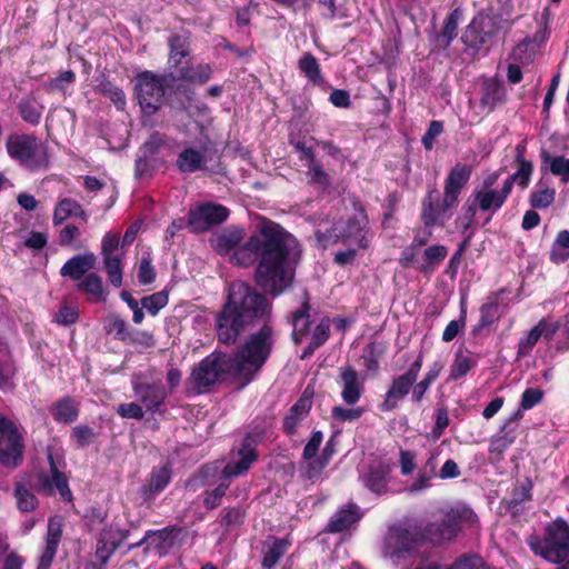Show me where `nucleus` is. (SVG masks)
Masks as SVG:
<instances>
[{
  "label": "nucleus",
  "instance_id": "obj_1",
  "mask_svg": "<svg viewBox=\"0 0 569 569\" xmlns=\"http://www.w3.org/2000/svg\"><path fill=\"white\" fill-rule=\"evenodd\" d=\"M251 252L258 256L254 281L264 293L278 297L293 282L290 257L298 248L297 241L280 224L259 214H251Z\"/></svg>",
  "mask_w": 569,
  "mask_h": 569
},
{
  "label": "nucleus",
  "instance_id": "obj_2",
  "mask_svg": "<svg viewBox=\"0 0 569 569\" xmlns=\"http://www.w3.org/2000/svg\"><path fill=\"white\" fill-rule=\"evenodd\" d=\"M249 369V339H244L232 356L214 351L200 361L193 369L191 379L199 392L229 377L244 379Z\"/></svg>",
  "mask_w": 569,
  "mask_h": 569
},
{
  "label": "nucleus",
  "instance_id": "obj_3",
  "mask_svg": "<svg viewBox=\"0 0 569 569\" xmlns=\"http://www.w3.org/2000/svg\"><path fill=\"white\" fill-rule=\"evenodd\" d=\"M249 284L244 281H234L228 290L227 302L217 316L216 329L218 340L226 345L237 341L244 331L249 316Z\"/></svg>",
  "mask_w": 569,
  "mask_h": 569
},
{
  "label": "nucleus",
  "instance_id": "obj_4",
  "mask_svg": "<svg viewBox=\"0 0 569 569\" xmlns=\"http://www.w3.org/2000/svg\"><path fill=\"white\" fill-rule=\"evenodd\" d=\"M240 453L242 456L241 459L237 462L226 465L217 479H213V472L218 468L206 466L197 477L188 482L187 487L193 490H196L199 485L213 486L217 483L216 488L212 490H206L204 492L203 505L206 508L214 509L220 506L231 480L243 473L249 468V453L247 452L246 447L240 450Z\"/></svg>",
  "mask_w": 569,
  "mask_h": 569
},
{
  "label": "nucleus",
  "instance_id": "obj_5",
  "mask_svg": "<svg viewBox=\"0 0 569 569\" xmlns=\"http://www.w3.org/2000/svg\"><path fill=\"white\" fill-rule=\"evenodd\" d=\"M528 545L535 555L553 563L563 562L569 556V525L557 519L546 527L543 538L531 537Z\"/></svg>",
  "mask_w": 569,
  "mask_h": 569
},
{
  "label": "nucleus",
  "instance_id": "obj_6",
  "mask_svg": "<svg viewBox=\"0 0 569 569\" xmlns=\"http://www.w3.org/2000/svg\"><path fill=\"white\" fill-rule=\"evenodd\" d=\"M209 242L220 256H229L230 263L239 267L249 264V240L244 228L229 226L214 232Z\"/></svg>",
  "mask_w": 569,
  "mask_h": 569
},
{
  "label": "nucleus",
  "instance_id": "obj_7",
  "mask_svg": "<svg viewBox=\"0 0 569 569\" xmlns=\"http://www.w3.org/2000/svg\"><path fill=\"white\" fill-rule=\"evenodd\" d=\"M9 156L29 170L46 169L49 163L47 147L30 134H12L6 143Z\"/></svg>",
  "mask_w": 569,
  "mask_h": 569
},
{
  "label": "nucleus",
  "instance_id": "obj_8",
  "mask_svg": "<svg viewBox=\"0 0 569 569\" xmlns=\"http://www.w3.org/2000/svg\"><path fill=\"white\" fill-rule=\"evenodd\" d=\"M422 539L403 526H392L385 538L383 556L393 563L400 565L411 558L418 550Z\"/></svg>",
  "mask_w": 569,
  "mask_h": 569
},
{
  "label": "nucleus",
  "instance_id": "obj_9",
  "mask_svg": "<svg viewBox=\"0 0 569 569\" xmlns=\"http://www.w3.org/2000/svg\"><path fill=\"white\" fill-rule=\"evenodd\" d=\"M136 94L146 116L154 114L162 104L164 96V78L143 71L136 77Z\"/></svg>",
  "mask_w": 569,
  "mask_h": 569
},
{
  "label": "nucleus",
  "instance_id": "obj_10",
  "mask_svg": "<svg viewBox=\"0 0 569 569\" xmlns=\"http://www.w3.org/2000/svg\"><path fill=\"white\" fill-rule=\"evenodd\" d=\"M509 194V184H503L501 190L475 189L465 203V229L472 223L477 210L493 214L503 206Z\"/></svg>",
  "mask_w": 569,
  "mask_h": 569
},
{
  "label": "nucleus",
  "instance_id": "obj_11",
  "mask_svg": "<svg viewBox=\"0 0 569 569\" xmlns=\"http://www.w3.org/2000/svg\"><path fill=\"white\" fill-rule=\"evenodd\" d=\"M422 359L423 355L420 352L405 373L392 379L381 405L383 411L396 409L399 402L409 395L421 370Z\"/></svg>",
  "mask_w": 569,
  "mask_h": 569
},
{
  "label": "nucleus",
  "instance_id": "obj_12",
  "mask_svg": "<svg viewBox=\"0 0 569 569\" xmlns=\"http://www.w3.org/2000/svg\"><path fill=\"white\" fill-rule=\"evenodd\" d=\"M21 435L17 427L0 416V463L17 467L22 460Z\"/></svg>",
  "mask_w": 569,
  "mask_h": 569
},
{
  "label": "nucleus",
  "instance_id": "obj_13",
  "mask_svg": "<svg viewBox=\"0 0 569 569\" xmlns=\"http://www.w3.org/2000/svg\"><path fill=\"white\" fill-rule=\"evenodd\" d=\"M228 217L229 210L224 206L207 202L190 210L188 223L193 231L200 232L224 222Z\"/></svg>",
  "mask_w": 569,
  "mask_h": 569
},
{
  "label": "nucleus",
  "instance_id": "obj_14",
  "mask_svg": "<svg viewBox=\"0 0 569 569\" xmlns=\"http://www.w3.org/2000/svg\"><path fill=\"white\" fill-rule=\"evenodd\" d=\"M476 515L469 507L465 505H457L450 508L443 516L439 535L443 540H450L455 537L456 532L463 523H473L476 521Z\"/></svg>",
  "mask_w": 569,
  "mask_h": 569
},
{
  "label": "nucleus",
  "instance_id": "obj_15",
  "mask_svg": "<svg viewBox=\"0 0 569 569\" xmlns=\"http://www.w3.org/2000/svg\"><path fill=\"white\" fill-rule=\"evenodd\" d=\"M48 461L50 465L51 477L44 473H40L38 477L37 489L40 492L48 495H51L53 490L57 489L63 498L70 500L71 491L69 490L67 478L59 470V465L57 463L56 457L51 451L48 452Z\"/></svg>",
  "mask_w": 569,
  "mask_h": 569
},
{
  "label": "nucleus",
  "instance_id": "obj_16",
  "mask_svg": "<svg viewBox=\"0 0 569 569\" xmlns=\"http://www.w3.org/2000/svg\"><path fill=\"white\" fill-rule=\"evenodd\" d=\"M273 347L272 330L263 326L259 332L251 335V377L260 370L269 358Z\"/></svg>",
  "mask_w": 569,
  "mask_h": 569
},
{
  "label": "nucleus",
  "instance_id": "obj_17",
  "mask_svg": "<svg viewBox=\"0 0 569 569\" xmlns=\"http://www.w3.org/2000/svg\"><path fill=\"white\" fill-rule=\"evenodd\" d=\"M471 167L465 163H457L450 170L443 188L447 206H457L460 192L471 177Z\"/></svg>",
  "mask_w": 569,
  "mask_h": 569
},
{
  "label": "nucleus",
  "instance_id": "obj_18",
  "mask_svg": "<svg viewBox=\"0 0 569 569\" xmlns=\"http://www.w3.org/2000/svg\"><path fill=\"white\" fill-rule=\"evenodd\" d=\"M134 396L146 411L157 412L167 398L166 388L160 383L132 382Z\"/></svg>",
  "mask_w": 569,
  "mask_h": 569
},
{
  "label": "nucleus",
  "instance_id": "obj_19",
  "mask_svg": "<svg viewBox=\"0 0 569 569\" xmlns=\"http://www.w3.org/2000/svg\"><path fill=\"white\" fill-rule=\"evenodd\" d=\"M128 531L117 526H109L100 532L97 541L96 556L104 565L116 549L127 539Z\"/></svg>",
  "mask_w": 569,
  "mask_h": 569
},
{
  "label": "nucleus",
  "instance_id": "obj_20",
  "mask_svg": "<svg viewBox=\"0 0 569 569\" xmlns=\"http://www.w3.org/2000/svg\"><path fill=\"white\" fill-rule=\"evenodd\" d=\"M339 385L341 387L342 400L352 406L359 401L363 393V380L360 379L358 372L347 366L339 369Z\"/></svg>",
  "mask_w": 569,
  "mask_h": 569
},
{
  "label": "nucleus",
  "instance_id": "obj_21",
  "mask_svg": "<svg viewBox=\"0 0 569 569\" xmlns=\"http://www.w3.org/2000/svg\"><path fill=\"white\" fill-rule=\"evenodd\" d=\"M62 535L61 520L57 517L50 518L48 522V532L46 539V546L39 558L37 569H49L56 557L60 538Z\"/></svg>",
  "mask_w": 569,
  "mask_h": 569
},
{
  "label": "nucleus",
  "instance_id": "obj_22",
  "mask_svg": "<svg viewBox=\"0 0 569 569\" xmlns=\"http://www.w3.org/2000/svg\"><path fill=\"white\" fill-rule=\"evenodd\" d=\"M456 206L446 204V194L442 200L438 199V191L431 190L422 201L421 219L427 227L435 226L440 222L447 211Z\"/></svg>",
  "mask_w": 569,
  "mask_h": 569
},
{
  "label": "nucleus",
  "instance_id": "obj_23",
  "mask_svg": "<svg viewBox=\"0 0 569 569\" xmlns=\"http://www.w3.org/2000/svg\"><path fill=\"white\" fill-rule=\"evenodd\" d=\"M96 262L97 258L92 252L78 254L66 261L60 273L61 276L69 277L72 280H81L87 276V272L96 266Z\"/></svg>",
  "mask_w": 569,
  "mask_h": 569
},
{
  "label": "nucleus",
  "instance_id": "obj_24",
  "mask_svg": "<svg viewBox=\"0 0 569 569\" xmlns=\"http://www.w3.org/2000/svg\"><path fill=\"white\" fill-rule=\"evenodd\" d=\"M312 406V397L308 389L303 391L298 401L290 408L284 417L283 429L288 435H293L300 422L308 416Z\"/></svg>",
  "mask_w": 569,
  "mask_h": 569
},
{
  "label": "nucleus",
  "instance_id": "obj_25",
  "mask_svg": "<svg viewBox=\"0 0 569 569\" xmlns=\"http://www.w3.org/2000/svg\"><path fill=\"white\" fill-rule=\"evenodd\" d=\"M290 542L287 539L268 537L262 545V567L272 569L278 561L287 553Z\"/></svg>",
  "mask_w": 569,
  "mask_h": 569
},
{
  "label": "nucleus",
  "instance_id": "obj_26",
  "mask_svg": "<svg viewBox=\"0 0 569 569\" xmlns=\"http://www.w3.org/2000/svg\"><path fill=\"white\" fill-rule=\"evenodd\" d=\"M180 533L181 529L179 528H164L158 531H148L140 541L130 546V549L141 546L149 540H151L150 543L156 545L157 548H171Z\"/></svg>",
  "mask_w": 569,
  "mask_h": 569
},
{
  "label": "nucleus",
  "instance_id": "obj_27",
  "mask_svg": "<svg viewBox=\"0 0 569 569\" xmlns=\"http://www.w3.org/2000/svg\"><path fill=\"white\" fill-rule=\"evenodd\" d=\"M360 519L358 507L353 503H349L335 513L330 522L328 523V530L330 532H340Z\"/></svg>",
  "mask_w": 569,
  "mask_h": 569
},
{
  "label": "nucleus",
  "instance_id": "obj_28",
  "mask_svg": "<svg viewBox=\"0 0 569 569\" xmlns=\"http://www.w3.org/2000/svg\"><path fill=\"white\" fill-rule=\"evenodd\" d=\"M345 226V230H342V242L343 243H356L359 248H367L369 244V239H367L366 231V221L362 220H350L348 222H342Z\"/></svg>",
  "mask_w": 569,
  "mask_h": 569
},
{
  "label": "nucleus",
  "instance_id": "obj_29",
  "mask_svg": "<svg viewBox=\"0 0 569 569\" xmlns=\"http://www.w3.org/2000/svg\"><path fill=\"white\" fill-rule=\"evenodd\" d=\"M76 74L71 70L61 72L58 77L51 78L43 83V88L49 93H58L62 98L70 94V88L74 83Z\"/></svg>",
  "mask_w": 569,
  "mask_h": 569
},
{
  "label": "nucleus",
  "instance_id": "obj_30",
  "mask_svg": "<svg viewBox=\"0 0 569 569\" xmlns=\"http://www.w3.org/2000/svg\"><path fill=\"white\" fill-rule=\"evenodd\" d=\"M203 166V154L193 148H186L177 159V167L181 172H194L202 169Z\"/></svg>",
  "mask_w": 569,
  "mask_h": 569
},
{
  "label": "nucleus",
  "instance_id": "obj_31",
  "mask_svg": "<svg viewBox=\"0 0 569 569\" xmlns=\"http://www.w3.org/2000/svg\"><path fill=\"white\" fill-rule=\"evenodd\" d=\"M77 289L89 296V300L97 302L106 299L102 279L96 273L87 274L78 284Z\"/></svg>",
  "mask_w": 569,
  "mask_h": 569
},
{
  "label": "nucleus",
  "instance_id": "obj_32",
  "mask_svg": "<svg viewBox=\"0 0 569 569\" xmlns=\"http://www.w3.org/2000/svg\"><path fill=\"white\" fill-rule=\"evenodd\" d=\"M18 110L26 122L37 126L41 120L43 106H41L34 97L28 96L20 100Z\"/></svg>",
  "mask_w": 569,
  "mask_h": 569
},
{
  "label": "nucleus",
  "instance_id": "obj_33",
  "mask_svg": "<svg viewBox=\"0 0 569 569\" xmlns=\"http://www.w3.org/2000/svg\"><path fill=\"white\" fill-rule=\"evenodd\" d=\"M437 459L431 456L419 470L417 478L409 487L410 492H419L430 487V481L436 477Z\"/></svg>",
  "mask_w": 569,
  "mask_h": 569
},
{
  "label": "nucleus",
  "instance_id": "obj_34",
  "mask_svg": "<svg viewBox=\"0 0 569 569\" xmlns=\"http://www.w3.org/2000/svg\"><path fill=\"white\" fill-rule=\"evenodd\" d=\"M79 217L84 219L86 213L82 210L81 206L72 200V199H62L56 207L54 213H53V222L56 224L62 223L64 220H67L69 217Z\"/></svg>",
  "mask_w": 569,
  "mask_h": 569
},
{
  "label": "nucleus",
  "instance_id": "obj_35",
  "mask_svg": "<svg viewBox=\"0 0 569 569\" xmlns=\"http://www.w3.org/2000/svg\"><path fill=\"white\" fill-rule=\"evenodd\" d=\"M342 230H345V226L341 222H336L332 227L325 229L319 226L315 233L316 240L321 248L326 249L342 242Z\"/></svg>",
  "mask_w": 569,
  "mask_h": 569
},
{
  "label": "nucleus",
  "instance_id": "obj_36",
  "mask_svg": "<svg viewBox=\"0 0 569 569\" xmlns=\"http://www.w3.org/2000/svg\"><path fill=\"white\" fill-rule=\"evenodd\" d=\"M567 259H569V231L561 230L551 246L550 260L555 263H561Z\"/></svg>",
  "mask_w": 569,
  "mask_h": 569
},
{
  "label": "nucleus",
  "instance_id": "obj_37",
  "mask_svg": "<svg viewBox=\"0 0 569 569\" xmlns=\"http://www.w3.org/2000/svg\"><path fill=\"white\" fill-rule=\"evenodd\" d=\"M555 197L556 190L540 181L537 189L531 192L529 202L535 209H546L555 201Z\"/></svg>",
  "mask_w": 569,
  "mask_h": 569
},
{
  "label": "nucleus",
  "instance_id": "obj_38",
  "mask_svg": "<svg viewBox=\"0 0 569 569\" xmlns=\"http://www.w3.org/2000/svg\"><path fill=\"white\" fill-rule=\"evenodd\" d=\"M16 375V366L10 352L0 348V389L10 388Z\"/></svg>",
  "mask_w": 569,
  "mask_h": 569
},
{
  "label": "nucleus",
  "instance_id": "obj_39",
  "mask_svg": "<svg viewBox=\"0 0 569 569\" xmlns=\"http://www.w3.org/2000/svg\"><path fill=\"white\" fill-rule=\"evenodd\" d=\"M533 171V164L531 161L518 162V169L515 173L509 176L503 182L505 186L509 184V191L511 192L512 187L517 183L522 189L529 186L531 174Z\"/></svg>",
  "mask_w": 569,
  "mask_h": 569
},
{
  "label": "nucleus",
  "instance_id": "obj_40",
  "mask_svg": "<svg viewBox=\"0 0 569 569\" xmlns=\"http://www.w3.org/2000/svg\"><path fill=\"white\" fill-rule=\"evenodd\" d=\"M543 163L549 164V170L553 176L561 178L562 182L569 181V159L558 156L551 157L548 152L541 154Z\"/></svg>",
  "mask_w": 569,
  "mask_h": 569
},
{
  "label": "nucleus",
  "instance_id": "obj_41",
  "mask_svg": "<svg viewBox=\"0 0 569 569\" xmlns=\"http://www.w3.org/2000/svg\"><path fill=\"white\" fill-rule=\"evenodd\" d=\"M188 38L180 34H174L169 39V61L173 67H178L181 60L188 56Z\"/></svg>",
  "mask_w": 569,
  "mask_h": 569
},
{
  "label": "nucleus",
  "instance_id": "obj_42",
  "mask_svg": "<svg viewBox=\"0 0 569 569\" xmlns=\"http://www.w3.org/2000/svg\"><path fill=\"white\" fill-rule=\"evenodd\" d=\"M52 413L57 421L71 422L78 417V408L72 399L63 398L56 403Z\"/></svg>",
  "mask_w": 569,
  "mask_h": 569
},
{
  "label": "nucleus",
  "instance_id": "obj_43",
  "mask_svg": "<svg viewBox=\"0 0 569 569\" xmlns=\"http://www.w3.org/2000/svg\"><path fill=\"white\" fill-rule=\"evenodd\" d=\"M447 253L448 249L442 244H436L425 249V262L420 267L421 271L428 272L435 270L438 263L447 257Z\"/></svg>",
  "mask_w": 569,
  "mask_h": 569
},
{
  "label": "nucleus",
  "instance_id": "obj_44",
  "mask_svg": "<svg viewBox=\"0 0 569 569\" xmlns=\"http://www.w3.org/2000/svg\"><path fill=\"white\" fill-rule=\"evenodd\" d=\"M307 167V177L311 184H316L323 190L330 188L331 181L329 174L325 171L322 166L316 159H311V161L308 162Z\"/></svg>",
  "mask_w": 569,
  "mask_h": 569
},
{
  "label": "nucleus",
  "instance_id": "obj_45",
  "mask_svg": "<svg viewBox=\"0 0 569 569\" xmlns=\"http://www.w3.org/2000/svg\"><path fill=\"white\" fill-rule=\"evenodd\" d=\"M107 332L116 339L126 342L130 338L131 329L128 322L117 315H110L107 319Z\"/></svg>",
  "mask_w": 569,
  "mask_h": 569
},
{
  "label": "nucleus",
  "instance_id": "obj_46",
  "mask_svg": "<svg viewBox=\"0 0 569 569\" xmlns=\"http://www.w3.org/2000/svg\"><path fill=\"white\" fill-rule=\"evenodd\" d=\"M104 270L108 274L109 281L116 288L122 284V267L120 256L103 257Z\"/></svg>",
  "mask_w": 569,
  "mask_h": 569
},
{
  "label": "nucleus",
  "instance_id": "obj_47",
  "mask_svg": "<svg viewBox=\"0 0 569 569\" xmlns=\"http://www.w3.org/2000/svg\"><path fill=\"white\" fill-rule=\"evenodd\" d=\"M388 472L389 468L387 467L380 469H370L368 475L365 477L366 487L376 493L383 492L387 486Z\"/></svg>",
  "mask_w": 569,
  "mask_h": 569
},
{
  "label": "nucleus",
  "instance_id": "obj_48",
  "mask_svg": "<svg viewBox=\"0 0 569 569\" xmlns=\"http://www.w3.org/2000/svg\"><path fill=\"white\" fill-rule=\"evenodd\" d=\"M299 69L313 83H317L321 80L319 63L315 56L311 53H305L299 59Z\"/></svg>",
  "mask_w": 569,
  "mask_h": 569
},
{
  "label": "nucleus",
  "instance_id": "obj_49",
  "mask_svg": "<svg viewBox=\"0 0 569 569\" xmlns=\"http://www.w3.org/2000/svg\"><path fill=\"white\" fill-rule=\"evenodd\" d=\"M169 298L166 291H159L141 299V306L150 316H156L168 305Z\"/></svg>",
  "mask_w": 569,
  "mask_h": 569
},
{
  "label": "nucleus",
  "instance_id": "obj_50",
  "mask_svg": "<svg viewBox=\"0 0 569 569\" xmlns=\"http://www.w3.org/2000/svg\"><path fill=\"white\" fill-rule=\"evenodd\" d=\"M14 496L19 510L29 512L36 509L38 505L36 496L30 492L22 483L16 485Z\"/></svg>",
  "mask_w": 569,
  "mask_h": 569
},
{
  "label": "nucleus",
  "instance_id": "obj_51",
  "mask_svg": "<svg viewBox=\"0 0 569 569\" xmlns=\"http://www.w3.org/2000/svg\"><path fill=\"white\" fill-rule=\"evenodd\" d=\"M503 99V89L497 84L489 83L486 84L483 94L480 99V103L482 107L487 108L488 111L495 109L498 102Z\"/></svg>",
  "mask_w": 569,
  "mask_h": 569
},
{
  "label": "nucleus",
  "instance_id": "obj_52",
  "mask_svg": "<svg viewBox=\"0 0 569 569\" xmlns=\"http://www.w3.org/2000/svg\"><path fill=\"white\" fill-rule=\"evenodd\" d=\"M211 76V68L209 64H199L197 68H181L179 70V78L188 81L206 82Z\"/></svg>",
  "mask_w": 569,
  "mask_h": 569
},
{
  "label": "nucleus",
  "instance_id": "obj_53",
  "mask_svg": "<svg viewBox=\"0 0 569 569\" xmlns=\"http://www.w3.org/2000/svg\"><path fill=\"white\" fill-rule=\"evenodd\" d=\"M171 471L168 467H161L151 473L149 490L151 493L161 492L170 482Z\"/></svg>",
  "mask_w": 569,
  "mask_h": 569
},
{
  "label": "nucleus",
  "instance_id": "obj_54",
  "mask_svg": "<svg viewBox=\"0 0 569 569\" xmlns=\"http://www.w3.org/2000/svg\"><path fill=\"white\" fill-rule=\"evenodd\" d=\"M152 259L149 252H144L138 266V281L141 284H150L156 279V271L152 267Z\"/></svg>",
  "mask_w": 569,
  "mask_h": 569
},
{
  "label": "nucleus",
  "instance_id": "obj_55",
  "mask_svg": "<svg viewBox=\"0 0 569 569\" xmlns=\"http://www.w3.org/2000/svg\"><path fill=\"white\" fill-rule=\"evenodd\" d=\"M473 362L468 356L457 353L453 363L451 365L450 376L451 380H458L466 376L472 368Z\"/></svg>",
  "mask_w": 569,
  "mask_h": 569
},
{
  "label": "nucleus",
  "instance_id": "obj_56",
  "mask_svg": "<svg viewBox=\"0 0 569 569\" xmlns=\"http://www.w3.org/2000/svg\"><path fill=\"white\" fill-rule=\"evenodd\" d=\"M460 18V12L458 10H453L445 20L443 30L441 32V39L443 40L445 46H449L450 42L457 37L458 29V20Z\"/></svg>",
  "mask_w": 569,
  "mask_h": 569
},
{
  "label": "nucleus",
  "instance_id": "obj_57",
  "mask_svg": "<svg viewBox=\"0 0 569 569\" xmlns=\"http://www.w3.org/2000/svg\"><path fill=\"white\" fill-rule=\"evenodd\" d=\"M541 338V335L537 328V326H535L528 333L526 337L521 338L519 340V343H518V350H517V356L519 358H522V357H526L528 355H530L532 348L535 347V345L539 341V339Z\"/></svg>",
  "mask_w": 569,
  "mask_h": 569
},
{
  "label": "nucleus",
  "instance_id": "obj_58",
  "mask_svg": "<svg viewBox=\"0 0 569 569\" xmlns=\"http://www.w3.org/2000/svg\"><path fill=\"white\" fill-rule=\"evenodd\" d=\"M362 413L363 409L360 407L343 408L336 406L331 410L332 418L339 422L358 420Z\"/></svg>",
  "mask_w": 569,
  "mask_h": 569
},
{
  "label": "nucleus",
  "instance_id": "obj_59",
  "mask_svg": "<svg viewBox=\"0 0 569 569\" xmlns=\"http://www.w3.org/2000/svg\"><path fill=\"white\" fill-rule=\"evenodd\" d=\"M497 308V300L487 302L480 308V319L477 326V330H481L482 328L492 325L498 319Z\"/></svg>",
  "mask_w": 569,
  "mask_h": 569
},
{
  "label": "nucleus",
  "instance_id": "obj_60",
  "mask_svg": "<svg viewBox=\"0 0 569 569\" xmlns=\"http://www.w3.org/2000/svg\"><path fill=\"white\" fill-rule=\"evenodd\" d=\"M270 308L271 305L266 296L251 291V318L266 316L269 313Z\"/></svg>",
  "mask_w": 569,
  "mask_h": 569
},
{
  "label": "nucleus",
  "instance_id": "obj_61",
  "mask_svg": "<svg viewBox=\"0 0 569 569\" xmlns=\"http://www.w3.org/2000/svg\"><path fill=\"white\" fill-rule=\"evenodd\" d=\"M543 398V391L539 388H528L522 392L520 400V410H529L540 403Z\"/></svg>",
  "mask_w": 569,
  "mask_h": 569
},
{
  "label": "nucleus",
  "instance_id": "obj_62",
  "mask_svg": "<svg viewBox=\"0 0 569 569\" xmlns=\"http://www.w3.org/2000/svg\"><path fill=\"white\" fill-rule=\"evenodd\" d=\"M117 413L126 419L140 420L144 416V410L141 405L136 402L121 403L117 408Z\"/></svg>",
  "mask_w": 569,
  "mask_h": 569
},
{
  "label": "nucleus",
  "instance_id": "obj_63",
  "mask_svg": "<svg viewBox=\"0 0 569 569\" xmlns=\"http://www.w3.org/2000/svg\"><path fill=\"white\" fill-rule=\"evenodd\" d=\"M79 311L74 307L62 306L54 316V321L61 326H70L77 321Z\"/></svg>",
  "mask_w": 569,
  "mask_h": 569
},
{
  "label": "nucleus",
  "instance_id": "obj_64",
  "mask_svg": "<svg viewBox=\"0 0 569 569\" xmlns=\"http://www.w3.org/2000/svg\"><path fill=\"white\" fill-rule=\"evenodd\" d=\"M449 569H489L480 557H461Z\"/></svg>",
  "mask_w": 569,
  "mask_h": 569
}]
</instances>
